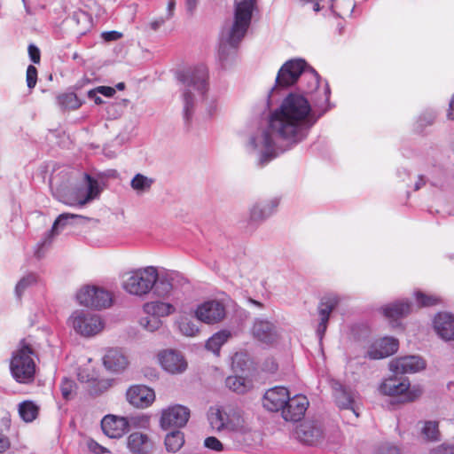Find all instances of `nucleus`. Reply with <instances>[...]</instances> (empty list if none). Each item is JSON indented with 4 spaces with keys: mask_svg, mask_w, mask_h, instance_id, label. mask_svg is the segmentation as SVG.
I'll list each match as a JSON object with an SVG mask.
<instances>
[{
    "mask_svg": "<svg viewBox=\"0 0 454 454\" xmlns=\"http://www.w3.org/2000/svg\"><path fill=\"white\" fill-rule=\"evenodd\" d=\"M103 364L107 371L119 373L126 369L129 361L121 349L109 348L103 357Z\"/></svg>",
    "mask_w": 454,
    "mask_h": 454,
    "instance_id": "393cba45",
    "label": "nucleus"
},
{
    "mask_svg": "<svg viewBox=\"0 0 454 454\" xmlns=\"http://www.w3.org/2000/svg\"><path fill=\"white\" fill-rule=\"evenodd\" d=\"M166 20V18L160 17L150 22L149 26L152 30L156 31L159 29L160 27H161L165 23Z\"/></svg>",
    "mask_w": 454,
    "mask_h": 454,
    "instance_id": "bf43d9fd",
    "label": "nucleus"
},
{
    "mask_svg": "<svg viewBox=\"0 0 454 454\" xmlns=\"http://www.w3.org/2000/svg\"><path fill=\"white\" fill-rule=\"evenodd\" d=\"M251 333L256 340L267 345L276 343L280 338L278 327L271 321L262 318L254 319Z\"/></svg>",
    "mask_w": 454,
    "mask_h": 454,
    "instance_id": "ddd939ff",
    "label": "nucleus"
},
{
    "mask_svg": "<svg viewBox=\"0 0 454 454\" xmlns=\"http://www.w3.org/2000/svg\"><path fill=\"white\" fill-rule=\"evenodd\" d=\"M74 387L73 380L64 379L60 384V390L63 397L68 400L71 397L72 392Z\"/></svg>",
    "mask_w": 454,
    "mask_h": 454,
    "instance_id": "de8ad7c7",
    "label": "nucleus"
},
{
    "mask_svg": "<svg viewBox=\"0 0 454 454\" xmlns=\"http://www.w3.org/2000/svg\"><path fill=\"white\" fill-rule=\"evenodd\" d=\"M132 419L133 420H137V421H135L134 423L136 425H138V426H141V427H147L149 425V418L145 417V416H142V417H138V418H134Z\"/></svg>",
    "mask_w": 454,
    "mask_h": 454,
    "instance_id": "680f3d73",
    "label": "nucleus"
},
{
    "mask_svg": "<svg viewBox=\"0 0 454 454\" xmlns=\"http://www.w3.org/2000/svg\"><path fill=\"white\" fill-rule=\"evenodd\" d=\"M229 412L219 407H211L207 413V419L212 430L224 432L228 421Z\"/></svg>",
    "mask_w": 454,
    "mask_h": 454,
    "instance_id": "c756f323",
    "label": "nucleus"
},
{
    "mask_svg": "<svg viewBox=\"0 0 454 454\" xmlns=\"http://www.w3.org/2000/svg\"><path fill=\"white\" fill-rule=\"evenodd\" d=\"M111 386L109 380H98L93 383V387L90 388V393L93 395H99L106 391Z\"/></svg>",
    "mask_w": 454,
    "mask_h": 454,
    "instance_id": "8fccbe9b",
    "label": "nucleus"
},
{
    "mask_svg": "<svg viewBox=\"0 0 454 454\" xmlns=\"http://www.w3.org/2000/svg\"><path fill=\"white\" fill-rule=\"evenodd\" d=\"M176 276V272H159V279L153 289L154 294L160 297L168 296L173 289L172 281Z\"/></svg>",
    "mask_w": 454,
    "mask_h": 454,
    "instance_id": "7c9ffc66",
    "label": "nucleus"
},
{
    "mask_svg": "<svg viewBox=\"0 0 454 454\" xmlns=\"http://www.w3.org/2000/svg\"><path fill=\"white\" fill-rule=\"evenodd\" d=\"M226 306L223 301L216 299L207 300L200 303L195 310L194 317L207 325H215L224 319Z\"/></svg>",
    "mask_w": 454,
    "mask_h": 454,
    "instance_id": "9d476101",
    "label": "nucleus"
},
{
    "mask_svg": "<svg viewBox=\"0 0 454 454\" xmlns=\"http://www.w3.org/2000/svg\"><path fill=\"white\" fill-rule=\"evenodd\" d=\"M127 400L137 408H147L155 400L154 391L143 385L133 386L127 391Z\"/></svg>",
    "mask_w": 454,
    "mask_h": 454,
    "instance_id": "5701e85b",
    "label": "nucleus"
},
{
    "mask_svg": "<svg viewBox=\"0 0 454 454\" xmlns=\"http://www.w3.org/2000/svg\"><path fill=\"white\" fill-rule=\"evenodd\" d=\"M34 356L31 344L27 340H20L10 363L12 375L17 382L27 384L34 380L36 368Z\"/></svg>",
    "mask_w": 454,
    "mask_h": 454,
    "instance_id": "20e7f679",
    "label": "nucleus"
},
{
    "mask_svg": "<svg viewBox=\"0 0 454 454\" xmlns=\"http://www.w3.org/2000/svg\"><path fill=\"white\" fill-rule=\"evenodd\" d=\"M247 430L245 419L238 411L231 410L228 414V421L224 432L246 433Z\"/></svg>",
    "mask_w": 454,
    "mask_h": 454,
    "instance_id": "72a5a7b5",
    "label": "nucleus"
},
{
    "mask_svg": "<svg viewBox=\"0 0 454 454\" xmlns=\"http://www.w3.org/2000/svg\"><path fill=\"white\" fill-rule=\"evenodd\" d=\"M225 383L231 390L239 394L247 393L253 387L252 381L241 376H229Z\"/></svg>",
    "mask_w": 454,
    "mask_h": 454,
    "instance_id": "c9c22d12",
    "label": "nucleus"
},
{
    "mask_svg": "<svg viewBox=\"0 0 454 454\" xmlns=\"http://www.w3.org/2000/svg\"><path fill=\"white\" fill-rule=\"evenodd\" d=\"M99 92L97 88L88 91V98L95 102L96 105H101L103 103L102 98L98 95Z\"/></svg>",
    "mask_w": 454,
    "mask_h": 454,
    "instance_id": "13d9d810",
    "label": "nucleus"
},
{
    "mask_svg": "<svg viewBox=\"0 0 454 454\" xmlns=\"http://www.w3.org/2000/svg\"><path fill=\"white\" fill-rule=\"evenodd\" d=\"M288 393L286 387L280 386L268 389L262 398L263 407L270 411H282L286 402L288 401Z\"/></svg>",
    "mask_w": 454,
    "mask_h": 454,
    "instance_id": "4be33fe9",
    "label": "nucleus"
},
{
    "mask_svg": "<svg viewBox=\"0 0 454 454\" xmlns=\"http://www.w3.org/2000/svg\"><path fill=\"white\" fill-rule=\"evenodd\" d=\"M430 454H454L453 444H441L431 450Z\"/></svg>",
    "mask_w": 454,
    "mask_h": 454,
    "instance_id": "603ef678",
    "label": "nucleus"
},
{
    "mask_svg": "<svg viewBox=\"0 0 454 454\" xmlns=\"http://www.w3.org/2000/svg\"><path fill=\"white\" fill-rule=\"evenodd\" d=\"M178 327L180 332L188 337H193L199 333L198 325L192 319L186 317H180L178 321Z\"/></svg>",
    "mask_w": 454,
    "mask_h": 454,
    "instance_id": "79ce46f5",
    "label": "nucleus"
},
{
    "mask_svg": "<svg viewBox=\"0 0 454 454\" xmlns=\"http://www.w3.org/2000/svg\"><path fill=\"white\" fill-rule=\"evenodd\" d=\"M122 36H123L122 33H121L119 31H115V30L104 32L102 34V38L106 42L117 41V40L121 39Z\"/></svg>",
    "mask_w": 454,
    "mask_h": 454,
    "instance_id": "6e6d98bb",
    "label": "nucleus"
},
{
    "mask_svg": "<svg viewBox=\"0 0 454 454\" xmlns=\"http://www.w3.org/2000/svg\"><path fill=\"white\" fill-rule=\"evenodd\" d=\"M427 211L432 215L447 216L454 215V200H428Z\"/></svg>",
    "mask_w": 454,
    "mask_h": 454,
    "instance_id": "2f4dec72",
    "label": "nucleus"
},
{
    "mask_svg": "<svg viewBox=\"0 0 454 454\" xmlns=\"http://www.w3.org/2000/svg\"><path fill=\"white\" fill-rule=\"evenodd\" d=\"M434 328L441 339L454 340V316L448 312L438 313L434 318Z\"/></svg>",
    "mask_w": 454,
    "mask_h": 454,
    "instance_id": "b1692460",
    "label": "nucleus"
},
{
    "mask_svg": "<svg viewBox=\"0 0 454 454\" xmlns=\"http://www.w3.org/2000/svg\"><path fill=\"white\" fill-rule=\"evenodd\" d=\"M129 421L125 417L106 415L101 420L103 433L109 438L119 439L129 430Z\"/></svg>",
    "mask_w": 454,
    "mask_h": 454,
    "instance_id": "f3484780",
    "label": "nucleus"
},
{
    "mask_svg": "<svg viewBox=\"0 0 454 454\" xmlns=\"http://www.w3.org/2000/svg\"><path fill=\"white\" fill-rule=\"evenodd\" d=\"M231 337V333L227 330H222L213 334L206 343V348L219 356L220 348L227 342Z\"/></svg>",
    "mask_w": 454,
    "mask_h": 454,
    "instance_id": "f704fd0d",
    "label": "nucleus"
},
{
    "mask_svg": "<svg viewBox=\"0 0 454 454\" xmlns=\"http://www.w3.org/2000/svg\"><path fill=\"white\" fill-rule=\"evenodd\" d=\"M113 293L103 286L86 285L76 294L79 304L96 309H107L113 304Z\"/></svg>",
    "mask_w": 454,
    "mask_h": 454,
    "instance_id": "0eeeda50",
    "label": "nucleus"
},
{
    "mask_svg": "<svg viewBox=\"0 0 454 454\" xmlns=\"http://www.w3.org/2000/svg\"><path fill=\"white\" fill-rule=\"evenodd\" d=\"M378 454H401V450L397 446L386 442L380 446Z\"/></svg>",
    "mask_w": 454,
    "mask_h": 454,
    "instance_id": "3c124183",
    "label": "nucleus"
},
{
    "mask_svg": "<svg viewBox=\"0 0 454 454\" xmlns=\"http://www.w3.org/2000/svg\"><path fill=\"white\" fill-rule=\"evenodd\" d=\"M426 364L424 360L418 356H406L397 357L389 364L390 370L395 373H414L424 369Z\"/></svg>",
    "mask_w": 454,
    "mask_h": 454,
    "instance_id": "412c9836",
    "label": "nucleus"
},
{
    "mask_svg": "<svg viewBox=\"0 0 454 454\" xmlns=\"http://www.w3.org/2000/svg\"><path fill=\"white\" fill-rule=\"evenodd\" d=\"M127 446L134 454H148L153 448V442L147 434L135 432L129 435Z\"/></svg>",
    "mask_w": 454,
    "mask_h": 454,
    "instance_id": "a878e982",
    "label": "nucleus"
},
{
    "mask_svg": "<svg viewBox=\"0 0 454 454\" xmlns=\"http://www.w3.org/2000/svg\"><path fill=\"white\" fill-rule=\"evenodd\" d=\"M84 180L88 190L84 199H95L99 196L103 191V186L98 180L86 173L84 174Z\"/></svg>",
    "mask_w": 454,
    "mask_h": 454,
    "instance_id": "ea45409f",
    "label": "nucleus"
},
{
    "mask_svg": "<svg viewBox=\"0 0 454 454\" xmlns=\"http://www.w3.org/2000/svg\"><path fill=\"white\" fill-rule=\"evenodd\" d=\"M158 359L161 367L172 374L182 373L187 368V363L184 356L176 350H163L159 353Z\"/></svg>",
    "mask_w": 454,
    "mask_h": 454,
    "instance_id": "a211bd4d",
    "label": "nucleus"
},
{
    "mask_svg": "<svg viewBox=\"0 0 454 454\" xmlns=\"http://www.w3.org/2000/svg\"><path fill=\"white\" fill-rule=\"evenodd\" d=\"M176 2L175 0H169L168 3V14L166 19H170L173 16L174 9H175Z\"/></svg>",
    "mask_w": 454,
    "mask_h": 454,
    "instance_id": "0e129e2a",
    "label": "nucleus"
},
{
    "mask_svg": "<svg viewBox=\"0 0 454 454\" xmlns=\"http://www.w3.org/2000/svg\"><path fill=\"white\" fill-rule=\"evenodd\" d=\"M333 388L336 405L344 412L347 423L353 424L360 414L357 395L340 383H334Z\"/></svg>",
    "mask_w": 454,
    "mask_h": 454,
    "instance_id": "6e6552de",
    "label": "nucleus"
},
{
    "mask_svg": "<svg viewBox=\"0 0 454 454\" xmlns=\"http://www.w3.org/2000/svg\"><path fill=\"white\" fill-rule=\"evenodd\" d=\"M447 116L448 119L454 121V98L450 102Z\"/></svg>",
    "mask_w": 454,
    "mask_h": 454,
    "instance_id": "338daca9",
    "label": "nucleus"
},
{
    "mask_svg": "<svg viewBox=\"0 0 454 454\" xmlns=\"http://www.w3.org/2000/svg\"><path fill=\"white\" fill-rule=\"evenodd\" d=\"M415 298L419 306H432L438 301L437 297L427 295L422 292H416Z\"/></svg>",
    "mask_w": 454,
    "mask_h": 454,
    "instance_id": "a18cd8bd",
    "label": "nucleus"
},
{
    "mask_svg": "<svg viewBox=\"0 0 454 454\" xmlns=\"http://www.w3.org/2000/svg\"><path fill=\"white\" fill-rule=\"evenodd\" d=\"M339 301L340 300L338 296L328 295L323 297L318 304L317 311L319 316V323L317 329V334L320 340L323 339L326 332L330 315L338 306Z\"/></svg>",
    "mask_w": 454,
    "mask_h": 454,
    "instance_id": "aec40b11",
    "label": "nucleus"
},
{
    "mask_svg": "<svg viewBox=\"0 0 454 454\" xmlns=\"http://www.w3.org/2000/svg\"><path fill=\"white\" fill-rule=\"evenodd\" d=\"M411 306L408 300H399L382 307V313L389 320H397L410 314Z\"/></svg>",
    "mask_w": 454,
    "mask_h": 454,
    "instance_id": "bb28decb",
    "label": "nucleus"
},
{
    "mask_svg": "<svg viewBox=\"0 0 454 454\" xmlns=\"http://www.w3.org/2000/svg\"><path fill=\"white\" fill-rule=\"evenodd\" d=\"M158 279L159 271L156 267H141L129 270L123 276L121 288L129 295L144 297L153 291Z\"/></svg>",
    "mask_w": 454,
    "mask_h": 454,
    "instance_id": "7ed1b4c3",
    "label": "nucleus"
},
{
    "mask_svg": "<svg viewBox=\"0 0 454 454\" xmlns=\"http://www.w3.org/2000/svg\"><path fill=\"white\" fill-rule=\"evenodd\" d=\"M278 200H258L251 208L252 221L261 222L270 217L278 208Z\"/></svg>",
    "mask_w": 454,
    "mask_h": 454,
    "instance_id": "cd10ccee",
    "label": "nucleus"
},
{
    "mask_svg": "<svg viewBox=\"0 0 454 454\" xmlns=\"http://www.w3.org/2000/svg\"><path fill=\"white\" fill-rule=\"evenodd\" d=\"M40 407L33 401L27 400L19 403L18 411L20 419L26 422H33L39 414Z\"/></svg>",
    "mask_w": 454,
    "mask_h": 454,
    "instance_id": "473e14b6",
    "label": "nucleus"
},
{
    "mask_svg": "<svg viewBox=\"0 0 454 454\" xmlns=\"http://www.w3.org/2000/svg\"><path fill=\"white\" fill-rule=\"evenodd\" d=\"M90 200H69V202H67V205L71 207H75L77 208H82L86 206V204Z\"/></svg>",
    "mask_w": 454,
    "mask_h": 454,
    "instance_id": "e2e57ef3",
    "label": "nucleus"
},
{
    "mask_svg": "<svg viewBox=\"0 0 454 454\" xmlns=\"http://www.w3.org/2000/svg\"><path fill=\"white\" fill-rule=\"evenodd\" d=\"M425 184H426L425 177L423 176H419L414 184V190L415 191L419 190L422 186L425 185Z\"/></svg>",
    "mask_w": 454,
    "mask_h": 454,
    "instance_id": "69168bd1",
    "label": "nucleus"
},
{
    "mask_svg": "<svg viewBox=\"0 0 454 454\" xmlns=\"http://www.w3.org/2000/svg\"><path fill=\"white\" fill-rule=\"evenodd\" d=\"M190 410L183 405L176 404L163 410L160 417V427L167 430L171 427H183L188 422Z\"/></svg>",
    "mask_w": 454,
    "mask_h": 454,
    "instance_id": "f8f14e48",
    "label": "nucleus"
},
{
    "mask_svg": "<svg viewBox=\"0 0 454 454\" xmlns=\"http://www.w3.org/2000/svg\"><path fill=\"white\" fill-rule=\"evenodd\" d=\"M37 69L35 67L29 65L27 68L26 82L27 87L32 90L35 87L37 82Z\"/></svg>",
    "mask_w": 454,
    "mask_h": 454,
    "instance_id": "49530a36",
    "label": "nucleus"
},
{
    "mask_svg": "<svg viewBox=\"0 0 454 454\" xmlns=\"http://www.w3.org/2000/svg\"><path fill=\"white\" fill-rule=\"evenodd\" d=\"M10 447L9 439L0 434V454L4 452Z\"/></svg>",
    "mask_w": 454,
    "mask_h": 454,
    "instance_id": "052dcab7",
    "label": "nucleus"
},
{
    "mask_svg": "<svg viewBox=\"0 0 454 454\" xmlns=\"http://www.w3.org/2000/svg\"><path fill=\"white\" fill-rule=\"evenodd\" d=\"M38 282V276L35 273H27L23 276L15 286V294L20 298L24 292Z\"/></svg>",
    "mask_w": 454,
    "mask_h": 454,
    "instance_id": "4c0bfd02",
    "label": "nucleus"
},
{
    "mask_svg": "<svg viewBox=\"0 0 454 454\" xmlns=\"http://www.w3.org/2000/svg\"><path fill=\"white\" fill-rule=\"evenodd\" d=\"M323 434L322 425L317 421H305L300 424L294 433V437L300 442L307 445H313L318 442L323 437Z\"/></svg>",
    "mask_w": 454,
    "mask_h": 454,
    "instance_id": "dca6fc26",
    "label": "nucleus"
},
{
    "mask_svg": "<svg viewBox=\"0 0 454 454\" xmlns=\"http://www.w3.org/2000/svg\"><path fill=\"white\" fill-rule=\"evenodd\" d=\"M311 106L301 95L290 93L274 110L269 120V127L262 133L263 145L271 148L273 137L296 144L303 140L309 128V116Z\"/></svg>",
    "mask_w": 454,
    "mask_h": 454,
    "instance_id": "f257e3e1",
    "label": "nucleus"
},
{
    "mask_svg": "<svg viewBox=\"0 0 454 454\" xmlns=\"http://www.w3.org/2000/svg\"><path fill=\"white\" fill-rule=\"evenodd\" d=\"M67 325L75 334L90 339L103 332L106 323L99 314L87 309H75L69 316Z\"/></svg>",
    "mask_w": 454,
    "mask_h": 454,
    "instance_id": "39448f33",
    "label": "nucleus"
},
{
    "mask_svg": "<svg viewBox=\"0 0 454 454\" xmlns=\"http://www.w3.org/2000/svg\"><path fill=\"white\" fill-rule=\"evenodd\" d=\"M89 447L93 450V451H97V452H103L104 451V448L102 446H100L99 444H98L96 442L94 441H91L90 443H89Z\"/></svg>",
    "mask_w": 454,
    "mask_h": 454,
    "instance_id": "774afa93",
    "label": "nucleus"
},
{
    "mask_svg": "<svg viewBox=\"0 0 454 454\" xmlns=\"http://www.w3.org/2000/svg\"><path fill=\"white\" fill-rule=\"evenodd\" d=\"M28 54H29V57H30V59L35 63V64H39L40 61H41V53H40V50L34 44H30L28 46Z\"/></svg>",
    "mask_w": 454,
    "mask_h": 454,
    "instance_id": "5fc2aeb1",
    "label": "nucleus"
},
{
    "mask_svg": "<svg viewBox=\"0 0 454 454\" xmlns=\"http://www.w3.org/2000/svg\"><path fill=\"white\" fill-rule=\"evenodd\" d=\"M59 105L65 109H78L82 106L81 100L75 93H66L59 96Z\"/></svg>",
    "mask_w": 454,
    "mask_h": 454,
    "instance_id": "a19ab883",
    "label": "nucleus"
},
{
    "mask_svg": "<svg viewBox=\"0 0 454 454\" xmlns=\"http://www.w3.org/2000/svg\"><path fill=\"white\" fill-rule=\"evenodd\" d=\"M81 217L80 215L72 213H63L54 221L51 231H47L42 239L37 243L35 249V255L41 259L44 256L46 249L52 244L56 236H58L69 223L70 220Z\"/></svg>",
    "mask_w": 454,
    "mask_h": 454,
    "instance_id": "9b49d317",
    "label": "nucleus"
},
{
    "mask_svg": "<svg viewBox=\"0 0 454 454\" xmlns=\"http://www.w3.org/2000/svg\"><path fill=\"white\" fill-rule=\"evenodd\" d=\"M278 364L272 357L267 358L262 364V370L269 373H274L278 371Z\"/></svg>",
    "mask_w": 454,
    "mask_h": 454,
    "instance_id": "864d4df0",
    "label": "nucleus"
},
{
    "mask_svg": "<svg viewBox=\"0 0 454 454\" xmlns=\"http://www.w3.org/2000/svg\"><path fill=\"white\" fill-rule=\"evenodd\" d=\"M143 311L147 316L160 319L173 314L175 308L171 303L155 301L145 302L143 305Z\"/></svg>",
    "mask_w": 454,
    "mask_h": 454,
    "instance_id": "c85d7f7f",
    "label": "nucleus"
},
{
    "mask_svg": "<svg viewBox=\"0 0 454 454\" xmlns=\"http://www.w3.org/2000/svg\"><path fill=\"white\" fill-rule=\"evenodd\" d=\"M256 4V0H235L233 22L230 27L223 28L220 35L218 53L221 59L226 58L228 46L237 48L246 35Z\"/></svg>",
    "mask_w": 454,
    "mask_h": 454,
    "instance_id": "f03ea898",
    "label": "nucleus"
},
{
    "mask_svg": "<svg viewBox=\"0 0 454 454\" xmlns=\"http://www.w3.org/2000/svg\"><path fill=\"white\" fill-rule=\"evenodd\" d=\"M184 443V434L179 430L168 433L165 437V446L168 451L176 452Z\"/></svg>",
    "mask_w": 454,
    "mask_h": 454,
    "instance_id": "e433bc0d",
    "label": "nucleus"
},
{
    "mask_svg": "<svg viewBox=\"0 0 454 454\" xmlns=\"http://www.w3.org/2000/svg\"><path fill=\"white\" fill-rule=\"evenodd\" d=\"M204 445L206 448L215 451L223 450V443L215 436L207 437L204 441Z\"/></svg>",
    "mask_w": 454,
    "mask_h": 454,
    "instance_id": "09e8293b",
    "label": "nucleus"
},
{
    "mask_svg": "<svg viewBox=\"0 0 454 454\" xmlns=\"http://www.w3.org/2000/svg\"><path fill=\"white\" fill-rule=\"evenodd\" d=\"M179 80L185 87L184 99L185 102L184 112L188 119L190 109L193 106V97L192 90H196L200 95L204 96L207 91L208 71L203 66H198L193 69L187 70L179 75Z\"/></svg>",
    "mask_w": 454,
    "mask_h": 454,
    "instance_id": "423d86ee",
    "label": "nucleus"
},
{
    "mask_svg": "<svg viewBox=\"0 0 454 454\" xmlns=\"http://www.w3.org/2000/svg\"><path fill=\"white\" fill-rule=\"evenodd\" d=\"M139 325L144 329L153 333L159 330L161 327L162 321L158 317H153L146 315V317L140 318Z\"/></svg>",
    "mask_w": 454,
    "mask_h": 454,
    "instance_id": "c03bdc74",
    "label": "nucleus"
},
{
    "mask_svg": "<svg viewBox=\"0 0 454 454\" xmlns=\"http://www.w3.org/2000/svg\"><path fill=\"white\" fill-rule=\"evenodd\" d=\"M305 62L302 60H290L286 62L278 70L276 83L279 87L293 85L303 72Z\"/></svg>",
    "mask_w": 454,
    "mask_h": 454,
    "instance_id": "2eb2a0df",
    "label": "nucleus"
},
{
    "mask_svg": "<svg viewBox=\"0 0 454 454\" xmlns=\"http://www.w3.org/2000/svg\"><path fill=\"white\" fill-rule=\"evenodd\" d=\"M399 341L394 337H383L373 342L366 356L371 359H382L395 354L398 350Z\"/></svg>",
    "mask_w": 454,
    "mask_h": 454,
    "instance_id": "6ab92c4d",
    "label": "nucleus"
},
{
    "mask_svg": "<svg viewBox=\"0 0 454 454\" xmlns=\"http://www.w3.org/2000/svg\"><path fill=\"white\" fill-rule=\"evenodd\" d=\"M153 180L143 176L137 174L131 180V187L137 192H144L150 189Z\"/></svg>",
    "mask_w": 454,
    "mask_h": 454,
    "instance_id": "37998d69",
    "label": "nucleus"
},
{
    "mask_svg": "<svg viewBox=\"0 0 454 454\" xmlns=\"http://www.w3.org/2000/svg\"><path fill=\"white\" fill-rule=\"evenodd\" d=\"M97 90L100 94L106 97H113L115 94V90L109 86H99Z\"/></svg>",
    "mask_w": 454,
    "mask_h": 454,
    "instance_id": "4d7b16f0",
    "label": "nucleus"
},
{
    "mask_svg": "<svg viewBox=\"0 0 454 454\" xmlns=\"http://www.w3.org/2000/svg\"><path fill=\"white\" fill-rule=\"evenodd\" d=\"M379 389L385 395L401 396L402 402H413L422 395L420 387H411L407 379H387L380 385Z\"/></svg>",
    "mask_w": 454,
    "mask_h": 454,
    "instance_id": "1a4fd4ad",
    "label": "nucleus"
},
{
    "mask_svg": "<svg viewBox=\"0 0 454 454\" xmlns=\"http://www.w3.org/2000/svg\"><path fill=\"white\" fill-rule=\"evenodd\" d=\"M309 404V400L304 395L297 394L291 397L289 392L288 401L286 402L281 411L283 419L286 421L301 420L305 415Z\"/></svg>",
    "mask_w": 454,
    "mask_h": 454,
    "instance_id": "4468645a",
    "label": "nucleus"
},
{
    "mask_svg": "<svg viewBox=\"0 0 454 454\" xmlns=\"http://www.w3.org/2000/svg\"><path fill=\"white\" fill-rule=\"evenodd\" d=\"M424 438L430 442H437L440 440L439 425L437 421H425L421 429Z\"/></svg>",
    "mask_w": 454,
    "mask_h": 454,
    "instance_id": "58836bf2",
    "label": "nucleus"
}]
</instances>
